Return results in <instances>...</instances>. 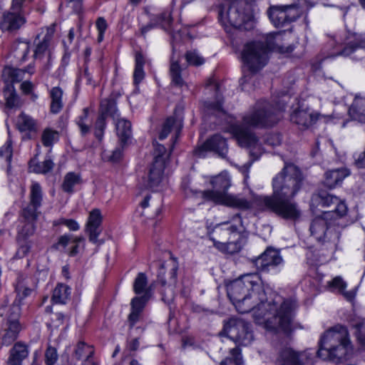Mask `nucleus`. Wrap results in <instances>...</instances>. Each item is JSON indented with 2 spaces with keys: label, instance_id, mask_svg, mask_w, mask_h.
Masks as SVG:
<instances>
[{
  "label": "nucleus",
  "instance_id": "1",
  "mask_svg": "<svg viewBox=\"0 0 365 365\" xmlns=\"http://www.w3.org/2000/svg\"><path fill=\"white\" fill-rule=\"evenodd\" d=\"M256 274H248L232 281L227 285V296L240 313L255 310L257 322L263 324L269 331H287L291 326L297 302L285 299L259 283Z\"/></svg>",
  "mask_w": 365,
  "mask_h": 365
},
{
  "label": "nucleus",
  "instance_id": "2",
  "mask_svg": "<svg viewBox=\"0 0 365 365\" xmlns=\"http://www.w3.org/2000/svg\"><path fill=\"white\" fill-rule=\"evenodd\" d=\"M302 180L303 176L298 167L293 164L285 165L272 180V195L257 197V205L284 219H298L301 212L293 198L301 188Z\"/></svg>",
  "mask_w": 365,
  "mask_h": 365
},
{
  "label": "nucleus",
  "instance_id": "3",
  "mask_svg": "<svg viewBox=\"0 0 365 365\" xmlns=\"http://www.w3.org/2000/svg\"><path fill=\"white\" fill-rule=\"evenodd\" d=\"M285 109L284 103L274 106L265 100H260L243 116L241 125L231 127V131L241 147L250 149V155L257 159L262 154L261 145L250 128H269L276 125Z\"/></svg>",
  "mask_w": 365,
  "mask_h": 365
},
{
  "label": "nucleus",
  "instance_id": "4",
  "mask_svg": "<svg viewBox=\"0 0 365 365\" xmlns=\"http://www.w3.org/2000/svg\"><path fill=\"white\" fill-rule=\"evenodd\" d=\"M281 37L279 32L267 34L264 42L252 41L245 45L242 51V60L252 73H256L262 68L268 61V54L271 50L277 48L280 53H290L293 46H279L278 40Z\"/></svg>",
  "mask_w": 365,
  "mask_h": 365
},
{
  "label": "nucleus",
  "instance_id": "5",
  "mask_svg": "<svg viewBox=\"0 0 365 365\" xmlns=\"http://www.w3.org/2000/svg\"><path fill=\"white\" fill-rule=\"evenodd\" d=\"M222 334L239 346H248L254 339L251 325L241 319H230L225 324Z\"/></svg>",
  "mask_w": 365,
  "mask_h": 365
},
{
  "label": "nucleus",
  "instance_id": "6",
  "mask_svg": "<svg viewBox=\"0 0 365 365\" xmlns=\"http://www.w3.org/2000/svg\"><path fill=\"white\" fill-rule=\"evenodd\" d=\"M302 13V10L296 3L272 6L267 11L269 19L275 27H282L296 21Z\"/></svg>",
  "mask_w": 365,
  "mask_h": 365
},
{
  "label": "nucleus",
  "instance_id": "7",
  "mask_svg": "<svg viewBox=\"0 0 365 365\" xmlns=\"http://www.w3.org/2000/svg\"><path fill=\"white\" fill-rule=\"evenodd\" d=\"M313 204L321 205L324 207H329L330 210L324 212L323 214L328 213V216L332 217H342L347 213L348 208L344 201L338 197L331 195L326 191H319L312 197Z\"/></svg>",
  "mask_w": 365,
  "mask_h": 365
},
{
  "label": "nucleus",
  "instance_id": "8",
  "mask_svg": "<svg viewBox=\"0 0 365 365\" xmlns=\"http://www.w3.org/2000/svg\"><path fill=\"white\" fill-rule=\"evenodd\" d=\"M349 57L354 61H361L365 58V36L354 34L348 38L346 46L336 51H332L327 57L335 56Z\"/></svg>",
  "mask_w": 365,
  "mask_h": 365
},
{
  "label": "nucleus",
  "instance_id": "9",
  "mask_svg": "<svg viewBox=\"0 0 365 365\" xmlns=\"http://www.w3.org/2000/svg\"><path fill=\"white\" fill-rule=\"evenodd\" d=\"M314 354L305 351H296L292 347H281L276 358V365H313Z\"/></svg>",
  "mask_w": 365,
  "mask_h": 365
},
{
  "label": "nucleus",
  "instance_id": "10",
  "mask_svg": "<svg viewBox=\"0 0 365 365\" xmlns=\"http://www.w3.org/2000/svg\"><path fill=\"white\" fill-rule=\"evenodd\" d=\"M103 216L99 209L92 210L88 215L85 225L84 232L88 237V240L99 248L104 244L103 239H99L102 232Z\"/></svg>",
  "mask_w": 365,
  "mask_h": 365
},
{
  "label": "nucleus",
  "instance_id": "11",
  "mask_svg": "<svg viewBox=\"0 0 365 365\" xmlns=\"http://www.w3.org/2000/svg\"><path fill=\"white\" fill-rule=\"evenodd\" d=\"M210 182L212 189L201 191V197L205 201L216 203L214 199L216 195L221 193L226 195L228 193L227 190L231 186V179L227 172H222L218 175L212 177Z\"/></svg>",
  "mask_w": 365,
  "mask_h": 365
},
{
  "label": "nucleus",
  "instance_id": "12",
  "mask_svg": "<svg viewBox=\"0 0 365 365\" xmlns=\"http://www.w3.org/2000/svg\"><path fill=\"white\" fill-rule=\"evenodd\" d=\"M353 348L351 341L333 346V347L319 348L317 355L324 360L339 362L347 359L352 354Z\"/></svg>",
  "mask_w": 365,
  "mask_h": 365
},
{
  "label": "nucleus",
  "instance_id": "13",
  "mask_svg": "<svg viewBox=\"0 0 365 365\" xmlns=\"http://www.w3.org/2000/svg\"><path fill=\"white\" fill-rule=\"evenodd\" d=\"M350 341L347 329L342 325H336L327 330L319 341V348L333 346Z\"/></svg>",
  "mask_w": 365,
  "mask_h": 365
},
{
  "label": "nucleus",
  "instance_id": "14",
  "mask_svg": "<svg viewBox=\"0 0 365 365\" xmlns=\"http://www.w3.org/2000/svg\"><path fill=\"white\" fill-rule=\"evenodd\" d=\"M207 151H214L224 157L227 152L226 140L220 135H214L197 148L194 150V153L199 158H203L205 156Z\"/></svg>",
  "mask_w": 365,
  "mask_h": 365
},
{
  "label": "nucleus",
  "instance_id": "15",
  "mask_svg": "<svg viewBox=\"0 0 365 365\" xmlns=\"http://www.w3.org/2000/svg\"><path fill=\"white\" fill-rule=\"evenodd\" d=\"M214 232L217 235L229 237L228 240L225 242H219L218 244L236 245V250H241V245L246 242V238L244 237L240 232H238L237 227L235 225H229L228 222L220 223L215 227Z\"/></svg>",
  "mask_w": 365,
  "mask_h": 365
},
{
  "label": "nucleus",
  "instance_id": "16",
  "mask_svg": "<svg viewBox=\"0 0 365 365\" xmlns=\"http://www.w3.org/2000/svg\"><path fill=\"white\" fill-rule=\"evenodd\" d=\"M182 109L176 108L173 115L168 117L163 123L162 130L159 135L160 140L166 138L172 130H175V138H177L182 128Z\"/></svg>",
  "mask_w": 365,
  "mask_h": 365
},
{
  "label": "nucleus",
  "instance_id": "17",
  "mask_svg": "<svg viewBox=\"0 0 365 365\" xmlns=\"http://www.w3.org/2000/svg\"><path fill=\"white\" fill-rule=\"evenodd\" d=\"M282 261L279 252H262L258 257L253 259V263L260 272H267L282 264Z\"/></svg>",
  "mask_w": 365,
  "mask_h": 365
},
{
  "label": "nucleus",
  "instance_id": "18",
  "mask_svg": "<svg viewBox=\"0 0 365 365\" xmlns=\"http://www.w3.org/2000/svg\"><path fill=\"white\" fill-rule=\"evenodd\" d=\"M25 23L26 19L23 14L9 10L3 14L0 28L3 31L11 32L19 29Z\"/></svg>",
  "mask_w": 365,
  "mask_h": 365
},
{
  "label": "nucleus",
  "instance_id": "19",
  "mask_svg": "<svg viewBox=\"0 0 365 365\" xmlns=\"http://www.w3.org/2000/svg\"><path fill=\"white\" fill-rule=\"evenodd\" d=\"M242 2L233 3L227 11V18L231 26L235 28H242L244 24L250 19V16L243 11Z\"/></svg>",
  "mask_w": 365,
  "mask_h": 365
},
{
  "label": "nucleus",
  "instance_id": "20",
  "mask_svg": "<svg viewBox=\"0 0 365 365\" xmlns=\"http://www.w3.org/2000/svg\"><path fill=\"white\" fill-rule=\"evenodd\" d=\"M214 199L216 200L215 204L223 205L240 210H248L252 206L251 202L245 198L229 193L226 195L219 193L215 196Z\"/></svg>",
  "mask_w": 365,
  "mask_h": 365
},
{
  "label": "nucleus",
  "instance_id": "21",
  "mask_svg": "<svg viewBox=\"0 0 365 365\" xmlns=\"http://www.w3.org/2000/svg\"><path fill=\"white\" fill-rule=\"evenodd\" d=\"M350 174V170L344 167L327 170L324 173L323 183L329 189L335 188L341 185L343 180Z\"/></svg>",
  "mask_w": 365,
  "mask_h": 365
},
{
  "label": "nucleus",
  "instance_id": "22",
  "mask_svg": "<svg viewBox=\"0 0 365 365\" xmlns=\"http://www.w3.org/2000/svg\"><path fill=\"white\" fill-rule=\"evenodd\" d=\"M86 240L83 237L73 238L71 235H63L58 237V241L53 244L55 250H64L68 248L70 251H76L84 249Z\"/></svg>",
  "mask_w": 365,
  "mask_h": 365
},
{
  "label": "nucleus",
  "instance_id": "23",
  "mask_svg": "<svg viewBox=\"0 0 365 365\" xmlns=\"http://www.w3.org/2000/svg\"><path fill=\"white\" fill-rule=\"evenodd\" d=\"M51 40V36L49 34H46L42 39H40V36H38L34 41L36 45L34 57L35 59H43V57L47 58L46 69L49 68L51 63V52L49 50L50 42Z\"/></svg>",
  "mask_w": 365,
  "mask_h": 365
},
{
  "label": "nucleus",
  "instance_id": "24",
  "mask_svg": "<svg viewBox=\"0 0 365 365\" xmlns=\"http://www.w3.org/2000/svg\"><path fill=\"white\" fill-rule=\"evenodd\" d=\"M290 120L302 128H308L317 120V115L309 109L299 108L291 114Z\"/></svg>",
  "mask_w": 365,
  "mask_h": 365
},
{
  "label": "nucleus",
  "instance_id": "25",
  "mask_svg": "<svg viewBox=\"0 0 365 365\" xmlns=\"http://www.w3.org/2000/svg\"><path fill=\"white\" fill-rule=\"evenodd\" d=\"M116 134L122 147L126 145L132 138V125L130 120L120 118L115 120Z\"/></svg>",
  "mask_w": 365,
  "mask_h": 365
},
{
  "label": "nucleus",
  "instance_id": "26",
  "mask_svg": "<svg viewBox=\"0 0 365 365\" xmlns=\"http://www.w3.org/2000/svg\"><path fill=\"white\" fill-rule=\"evenodd\" d=\"M165 164L162 161H153L148 173V185L151 189L158 187L163 178Z\"/></svg>",
  "mask_w": 365,
  "mask_h": 365
},
{
  "label": "nucleus",
  "instance_id": "27",
  "mask_svg": "<svg viewBox=\"0 0 365 365\" xmlns=\"http://www.w3.org/2000/svg\"><path fill=\"white\" fill-rule=\"evenodd\" d=\"M146 302V296L135 297L131 300V311L128 318V322L130 329L139 322Z\"/></svg>",
  "mask_w": 365,
  "mask_h": 365
},
{
  "label": "nucleus",
  "instance_id": "28",
  "mask_svg": "<svg viewBox=\"0 0 365 365\" xmlns=\"http://www.w3.org/2000/svg\"><path fill=\"white\" fill-rule=\"evenodd\" d=\"M327 214H323L322 217L314 219L310 225L311 235L319 242L324 240L326 232L328 229L327 220L330 217Z\"/></svg>",
  "mask_w": 365,
  "mask_h": 365
},
{
  "label": "nucleus",
  "instance_id": "29",
  "mask_svg": "<svg viewBox=\"0 0 365 365\" xmlns=\"http://www.w3.org/2000/svg\"><path fill=\"white\" fill-rule=\"evenodd\" d=\"M348 113L353 120L365 123V98L356 96Z\"/></svg>",
  "mask_w": 365,
  "mask_h": 365
},
{
  "label": "nucleus",
  "instance_id": "30",
  "mask_svg": "<svg viewBox=\"0 0 365 365\" xmlns=\"http://www.w3.org/2000/svg\"><path fill=\"white\" fill-rule=\"evenodd\" d=\"M29 351L26 345L16 343L10 351L9 365H22V361L28 356Z\"/></svg>",
  "mask_w": 365,
  "mask_h": 365
},
{
  "label": "nucleus",
  "instance_id": "31",
  "mask_svg": "<svg viewBox=\"0 0 365 365\" xmlns=\"http://www.w3.org/2000/svg\"><path fill=\"white\" fill-rule=\"evenodd\" d=\"M63 91L59 86L51 88L49 91V97L51 98L50 111L53 114L61 112L63 108Z\"/></svg>",
  "mask_w": 365,
  "mask_h": 365
},
{
  "label": "nucleus",
  "instance_id": "32",
  "mask_svg": "<svg viewBox=\"0 0 365 365\" xmlns=\"http://www.w3.org/2000/svg\"><path fill=\"white\" fill-rule=\"evenodd\" d=\"M182 68L180 65V60L175 58L174 55H173L170 58L169 74L172 83L178 87H182L185 84L182 77Z\"/></svg>",
  "mask_w": 365,
  "mask_h": 365
},
{
  "label": "nucleus",
  "instance_id": "33",
  "mask_svg": "<svg viewBox=\"0 0 365 365\" xmlns=\"http://www.w3.org/2000/svg\"><path fill=\"white\" fill-rule=\"evenodd\" d=\"M55 163L51 156L47 154L43 162H38L34 158L29 162V168L34 173L38 174H46L51 171L54 168Z\"/></svg>",
  "mask_w": 365,
  "mask_h": 365
},
{
  "label": "nucleus",
  "instance_id": "34",
  "mask_svg": "<svg viewBox=\"0 0 365 365\" xmlns=\"http://www.w3.org/2000/svg\"><path fill=\"white\" fill-rule=\"evenodd\" d=\"M71 289L68 285L58 283L53 291L51 301L55 304H65L69 299Z\"/></svg>",
  "mask_w": 365,
  "mask_h": 365
},
{
  "label": "nucleus",
  "instance_id": "35",
  "mask_svg": "<svg viewBox=\"0 0 365 365\" xmlns=\"http://www.w3.org/2000/svg\"><path fill=\"white\" fill-rule=\"evenodd\" d=\"M16 128L20 132H36V121L30 115L21 113L16 119Z\"/></svg>",
  "mask_w": 365,
  "mask_h": 365
},
{
  "label": "nucleus",
  "instance_id": "36",
  "mask_svg": "<svg viewBox=\"0 0 365 365\" xmlns=\"http://www.w3.org/2000/svg\"><path fill=\"white\" fill-rule=\"evenodd\" d=\"M34 222L26 221L24 225L18 231L16 240L21 248H26V250L31 248L26 239L34 234Z\"/></svg>",
  "mask_w": 365,
  "mask_h": 365
},
{
  "label": "nucleus",
  "instance_id": "37",
  "mask_svg": "<svg viewBox=\"0 0 365 365\" xmlns=\"http://www.w3.org/2000/svg\"><path fill=\"white\" fill-rule=\"evenodd\" d=\"M99 114H104L106 118L110 116L114 120L119 118L116 102L113 98H106L101 103V112Z\"/></svg>",
  "mask_w": 365,
  "mask_h": 365
},
{
  "label": "nucleus",
  "instance_id": "38",
  "mask_svg": "<svg viewBox=\"0 0 365 365\" xmlns=\"http://www.w3.org/2000/svg\"><path fill=\"white\" fill-rule=\"evenodd\" d=\"M6 106L8 108H17L21 106L19 98L13 86L7 84L4 89Z\"/></svg>",
  "mask_w": 365,
  "mask_h": 365
},
{
  "label": "nucleus",
  "instance_id": "39",
  "mask_svg": "<svg viewBox=\"0 0 365 365\" xmlns=\"http://www.w3.org/2000/svg\"><path fill=\"white\" fill-rule=\"evenodd\" d=\"M24 70L6 66L2 71V78L12 85L14 82H19L24 78Z\"/></svg>",
  "mask_w": 365,
  "mask_h": 365
},
{
  "label": "nucleus",
  "instance_id": "40",
  "mask_svg": "<svg viewBox=\"0 0 365 365\" xmlns=\"http://www.w3.org/2000/svg\"><path fill=\"white\" fill-rule=\"evenodd\" d=\"M81 182V176L80 174L74 172H69L64 176L61 188L65 192L72 193L73 192L74 186L80 184Z\"/></svg>",
  "mask_w": 365,
  "mask_h": 365
},
{
  "label": "nucleus",
  "instance_id": "41",
  "mask_svg": "<svg viewBox=\"0 0 365 365\" xmlns=\"http://www.w3.org/2000/svg\"><path fill=\"white\" fill-rule=\"evenodd\" d=\"M328 285L331 288H336L339 292L344 295L347 300H352L355 297V292L354 291L346 292V283L343 280L341 277H336L332 280L328 282Z\"/></svg>",
  "mask_w": 365,
  "mask_h": 365
},
{
  "label": "nucleus",
  "instance_id": "42",
  "mask_svg": "<svg viewBox=\"0 0 365 365\" xmlns=\"http://www.w3.org/2000/svg\"><path fill=\"white\" fill-rule=\"evenodd\" d=\"M88 113L89 109L88 108H84L81 114L79 115L76 120V123L83 136L87 135L91 131V122L88 119Z\"/></svg>",
  "mask_w": 365,
  "mask_h": 365
},
{
  "label": "nucleus",
  "instance_id": "43",
  "mask_svg": "<svg viewBox=\"0 0 365 365\" xmlns=\"http://www.w3.org/2000/svg\"><path fill=\"white\" fill-rule=\"evenodd\" d=\"M12 154V143L10 139H8L6 143L0 148V165H6L9 168Z\"/></svg>",
  "mask_w": 365,
  "mask_h": 365
},
{
  "label": "nucleus",
  "instance_id": "44",
  "mask_svg": "<svg viewBox=\"0 0 365 365\" xmlns=\"http://www.w3.org/2000/svg\"><path fill=\"white\" fill-rule=\"evenodd\" d=\"M147 286L148 280L145 274L142 272L138 273L133 283V290L136 294H142V296H146L148 300V295Z\"/></svg>",
  "mask_w": 365,
  "mask_h": 365
},
{
  "label": "nucleus",
  "instance_id": "45",
  "mask_svg": "<svg viewBox=\"0 0 365 365\" xmlns=\"http://www.w3.org/2000/svg\"><path fill=\"white\" fill-rule=\"evenodd\" d=\"M30 204L34 207H40L43 200L42 190L40 184L36 182H34L31 186L30 191Z\"/></svg>",
  "mask_w": 365,
  "mask_h": 365
},
{
  "label": "nucleus",
  "instance_id": "46",
  "mask_svg": "<svg viewBox=\"0 0 365 365\" xmlns=\"http://www.w3.org/2000/svg\"><path fill=\"white\" fill-rule=\"evenodd\" d=\"M144 63L145 61L143 56L140 53H137L135 55V66L133 73V80L135 84H138L144 78Z\"/></svg>",
  "mask_w": 365,
  "mask_h": 365
},
{
  "label": "nucleus",
  "instance_id": "47",
  "mask_svg": "<svg viewBox=\"0 0 365 365\" xmlns=\"http://www.w3.org/2000/svg\"><path fill=\"white\" fill-rule=\"evenodd\" d=\"M59 135L56 130L46 128L41 135V143L45 147L51 148L58 140Z\"/></svg>",
  "mask_w": 365,
  "mask_h": 365
},
{
  "label": "nucleus",
  "instance_id": "48",
  "mask_svg": "<svg viewBox=\"0 0 365 365\" xmlns=\"http://www.w3.org/2000/svg\"><path fill=\"white\" fill-rule=\"evenodd\" d=\"M93 354V350L92 347L88 346L83 341H80L77 344L74 351V356L76 359L80 360L84 356L88 359L91 357Z\"/></svg>",
  "mask_w": 365,
  "mask_h": 365
},
{
  "label": "nucleus",
  "instance_id": "49",
  "mask_svg": "<svg viewBox=\"0 0 365 365\" xmlns=\"http://www.w3.org/2000/svg\"><path fill=\"white\" fill-rule=\"evenodd\" d=\"M230 357L226 358L221 362V365H242V359L241 356L240 349L235 347L230 350Z\"/></svg>",
  "mask_w": 365,
  "mask_h": 365
},
{
  "label": "nucleus",
  "instance_id": "50",
  "mask_svg": "<svg viewBox=\"0 0 365 365\" xmlns=\"http://www.w3.org/2000/svg\"><path fill=\"white\" fill-rule=\"evenodd\" d=\"M84 80L87 86L93 89L98 86V81L93 77V73L89 70L87 65H85L83 72L80 74L78 81Z\"/></svg>",
  "mask_w": 365,
  "mask_h": 365
},
{
  "label": "nucleus",
  "instance_id": "51",
  "mask_svg": "<svg viewBox=\"0 0 365 365\" xmlns=\"http://www.w3.org/2000/svg\"><path fill=\"white\" fill-rule=\"evenodd\" d=\"M185 57L190 66H199L205 63L204 58L195 50L187 51Z\"/></svg>",
  "mask_w": 365,
  "mask_h": 365
},
{
  "label": "nucleus",
  "instance_id": "52",
  "mask_svg": "<svg viewBox=\"0 0 365 365\" xmlns=\"http://www.w3.org/2000/svg\"><path fill=\"white\" fill-rule=\"evenodd\" d=\"M106 118L104 114H99L95 123L94 135L101 140L103 138L104 130L106 127Z\"/></svg>",
  "mask_w": 365,
  "mask_h": 365
},
{
  "label": "nucleus",
  "instance_id": "53",
  "mask_svg": "<svg viewBox=\"0 0 365 365\" xmlns=\"http://www.w3.org/2000/svg\"><path fill=\"white\" fill-rule=\"evenodd\" d=\"M153 155V161H162L163 163L165 164L166 160L169 158L170 154L167 153V150L164 145L157 144L155 146Z\"/></svg>",
  "mask_w": 365,
  "mask_h": 365
},
{
  "label": "nucleus",
  "instance_id": "54",
  "mask_svg": "<svg viewBox=\"0 0 365 365\" xmlns=\"http://www.w3.org/2000/svg\"><path fill=\"white\" fill-rule=\"evenodd\" d=\"M38 207H34L31 204H29L22 210L21 215L26 221L34 222L36 220L38 213L37 210Z\"/></svg>",
  "mask_w": 365,
  "mask_h": 365
},
{
  "label": "nucleus",
  "instance_id": "55",
  "mask_svg": "<svg viewBox=\"0 0 365 365\" xmlns=\"http://www.w3.org/2000/svg\"><path fill=\"white\" fill-rule=\"evenodd\" d=\"M58 359L56 348L48 346L45 351V363L46 365H54Z\"/></svg>",
  "mask_w": 365,
  "mask_h": 365
},
{
  "label": "nucleus",
  "instance_id": "56",
  "mask_svg": "<svg viewBox=\"0 0 365 365\" xmlns=\"http://www.w3.org/2000/svg\"><path fill=\"white\" fill-rule=\"evenodd\" d=\"M264 142L272 147L277 146L281 144L282 137L279 133H269L265 136Z\"/></svg>",
  "mask_w": 365,
  "mask_h": 365
},
{
  "label": "nucleus",
  "instance_id": "57",
  "mask_svg": "<svg viewBox=\"0 0 365 365\" xmlns=\"http://www.w3.org/2000/svg\"><path fill=\"white\" fill-rule=\"evenodd\" d=\"M55 225H64L71 231H77L80 229L78 223L73 219H60Z\"/></svg>",
  "mask_w": 365,
  "mask_h": 365
},
{
  "label": "nucleus",
  "instance_id": "58",
  "mask_svg": "<svg viewBox=\"0 0 365 365\" xmlns=\"http://www.w3.org/2000/svg\"><path fill=\"white\" fill-rule=\"evenodd\" d=\"M356 336L358 341L363 346H365V332L364 331V323L359 322L355 324Z\"/></svg>",
  "mask_w": 365,
  "mask_h": 365
},
{
  "label": "nucleus",
  "instance_id": "59",
  "mask_svg": "<svg viewBox=\"0 0 365 365\" xmlns=\"http://www.w3.org/2000/svg\"><path fill=\"white\" fill-rule=\"evenodd\" d=\"M25 0H12L10 10L16 13L23 14V5Z\"/></svg>",
  "mask_w": 365,
  "mask_h": 365
},
{
  "label": "nucleus",
  "instance_id": "60",
  "mask_svg": "<svg viewBox=\"0 0 365 365\" xmlns=\"http://www.w3.org/2000/svg\"><path fill=\"white\" fill-rule=\"evenodd\" d=\"M17 336V334H14L13 332H10L8 329H6V333L3 337V342L6 345H9L16 339Z\"/></svg>",
  "mask_w": 365,
  "mask_h": 365
},
{
  "label": "nucleus",
  "instance_id": "61",
  "mask_svg": "<svg viewBox=\"0 0 365 365\" xmlns=\"http://www.w3.org/2000/svg\"><path fill=\"white\" fill-rule=\"evenodd\" d=\"M96 28L98 31V32L101 33H105L106 30L107 29L108 24L106 21V19L103 17H99L97 19L96 22Z\"/></svg>",
  "mask_w": 365,
  "mask_h": 365
},
{
  "label": "nucleus",
  "instance_id": "62",
  "mask_svg": "<svg viewBox=\"0 0 365 365\" xmlns=\"http://www.w3.org/2000/svg\"><path fill=\"white\" fill-rule=\"evenodd\" d=\"M10 332H13L14 334H16L18 335L21 327L20 324L18 321H11L9 322V327L7 329Z\"/></svg>",
  "mask_w": 365,
  "mask_h": 365
},
{
  "label": "nucleus",
  "instance_id": "63",
  "mask_svg": "<svg viewBox=\"0 0 365 365\" xmlns=\"http://www.w3.org/2000/svg\"><path fill=\"white\" fill-rule=\"evenodd\" d=\"M122 155H123V148H117L113 150V152L110 156V160L113 162L118 161L121 158Z\"/></svg>",
  "mask_w": 365,
  "mask_h": 365
},
{
  "label": "nucleus",
  "instance_id": "64",
  "mask_svg": "<svg viewBox=\"0 0 365 365\" xmlns=\"http://www.w3.org/2000/svg\"><path fill=\"white\" fill-rule=\"evenodd\" d=\"M19 49L22 51V58H24L25 56L29 52V44L27 42H21L18 45Z\"/></svg>",
  "mask_w": 365,
  "mask_h": 365
}]
</instances>
